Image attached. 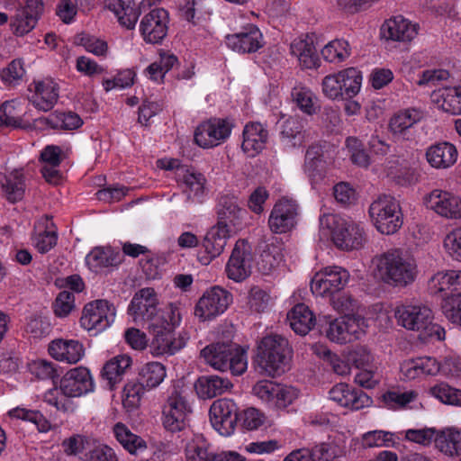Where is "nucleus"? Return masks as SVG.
Listing matches in <instances>:
<instances>
[{"mask_svg":"<svg viewBox=\"0 0 461 461\" xmlns=\"http://www.w3.org/2000/svg\"><path fill=\"white\" fill-rule=\"evenodd\" d=\"M181 316L179 309L173 303H169L161 311V317L155 318L153 322L148 324V330L153 338L150 343V350L154 356L174 355L182 349L189 339L188 333L182 331L177 338L174 337V331L179 325Z\"/></svg>","mask_w":461,"mask_h":461,"instance_id":"nucleus-1","label":"nucleus"},{"mask_svg":"<svg viewBox=\"0 0 461 461\" xmlns=\"http://www.w3.org/2000/svg\"><path fill=\"white\" fill-rule=\"evenodd\" d=\"M293 348L281 335H267L258 343L253 359L255 367L261 375L276 377L290 369Z\"/></svg>","mask_w":461,"mask_h":461,"instance_id":"nucleus-2","label":"nucleus"},{"mask_svg":"<svg viewBox=\"0 0 461 461\" xmlns=\"http://www.w3.org/2000/svg\"><path fill=\"white\" fill-rule=\"evenodd\" d=\"M94 389L90 371L84 366H77L68 371L59 381V389L55 386L44 394V401L64 412L72 409L69 398L79 397Z\"/></svg>","mask_w":461,"mask_h":461,"instance_id":"nucleus-3","label":"nucleus"},{"mask_svg":"<svg viewBox=\"0 0 461 461\" xmlns=\"http://www.w3.org/2000/svg\"><path fill=\"white\" fill-rule=\"evenodd\" d=\"M376 270L379 278L393 287H406L417 276L414 259L405 257L398 249L389 250L377 257Z\"/></svg>","mask_w":461,"mask_h":461,"instance_id":"nucleus-4","label":"nucleus"},{"mask_svg":"<svg viewBox=\"0 0 461 461\" xmlns=\"http://www.w3.org/2000/svg\"><path fill=\"white\" fill-rule=\"evenodd\" d=\"M200 356L214 369L230 370L234 375L247 370L246 350L231 341L212 343L201 350Z\"/></svg>","mask_w":461,"mask_h":461,"instance_id":"nucleus-5","label":"nucleus"},{"mask_svg":"<svg viewBox=\"0 0 461 461\" xmlns=\"http://www.w3.org/2000/svg\"><path fill=\"white\" fill-rule=\"evenodd\" d=\"M321 229L330 230L331 240L339 249L351 251L361 249L366 242L364 229L353 221L339 218L334 214L320 217Z\"/></svg>","mask_w":461,"mask_h":461,"instance_id":"nucleus-6","label":"nucleus"},{"mask_svg":"<svg viewBox=\"0 0 461 461\" xmlns=\"http://www.w3.org/2000/svg\"><path fill=\"white\" fill-rule=\"evenodd\" d=\"M369 216L382 234H393L402 225V213L399 202L392 195L382 194L369 206Z\"/></svg>","mask_w":461,"mask_h":461,"instance_id":"nucleus-7","label":"nucleus"},{"mask_svg":"<svg viewBox=\"0 0 461 461\" xmlns=\"http://www.w3.org/2000/svg\"><path fill=\"white\" fill-rule=\"evenodd\" d=\"M191 413L192 408L185 395V391L174 387L163 408L164 428L171 432L184 429Z\"/></svg>","mask_w":461,"mask_h":461,"instance_id":"nucleus-8","label":"nucleus"},{"mask_svg":"<svg viewBox=\"0 0 461 461\" xmlns=\"http://www.w3.org/2000/svg\"><path fill=\"white\" fill-rule=\"evenodd\" d=\"M299 217V204L295 200L283 197L273 206L268 217L270 230L276 234H284L293 230Z\"/></svg>","mask_w":461,"mask_h":461,"instance_id":"nucleus-9","label":"nucleus"},{"mask_svg":"<svg viewBox=\"0 0 461 461\" xmlns=\"http://www.w3.org/2000/svg\"><path fill=\"white\" fill-rule=\"evenodd\" d=\"M232 302V294L227 290L213 286L203 293L194 307V315L208 321L222 314Z\"/></svg>","mask_w":461,"mask_h":461,"instance_id":"nucleus-10","label":"nucleus"},{"mask_svg":"<svg viewBox=\"0 0 461 461\" xmlns=\"http://www.w3.org/2000/svg\"><path fill=\"white\" fill-rule=\"evenodd\" d=\"M349 273L341 267H326L324 272L316 273L311 281V290L317 296H334L346 286Z\"/></svg>","mask_w":461,"mask_h":461,"instance_id":"nucleus-11","label":"nucleus"},{"mask_svg":"<svg viewBox=\"0 0 461 461\" xmlns=\"http://www.w3.org/2000/svg\"><path fill=\"white\" fill-rule=\"evenodd\" d=\"M114 317L113 304L106 300H95L85 305L80 324L87 330L101 332L113 322Z\"/></svg>","mask_w":461,"mask_h":461,"instance_id":"nucleus-12","label":"nucleus"},{"mask_svg":"<svg viewBox=\"0 0 461 461\" xmlns=\"http://www.w3.org/2000/svg\"><path fill=\"white\" fill-rule=\"evenodd\" d=\"M232 128V121L229 118H211L196 128L194 141L203 149L213 148L228 139Z\"/></svg>","mask_w":461,"mask_h":461,"instance_id":"nucleus-13","label":"nucleus"},{"mask_svg":"<svg viewBox=\"0 0 461 461\" xmlns=\"http://www.w3.org/2000/svg\"><path fill=\"white\" fill-rule=\"evenodd\" d=\"M253 260L250 245L246 240L239 239L226 265L227 276L235 282L245 280L251 275Z\"/></svg>","mask_w":461,"mask_h":461,"instance_id":"nucleus-14","label":"nucleus"},{"mask_svg":"<svg viewBox=\"0 0 461 461\" xmlns=\"http://www.w3.org/2000/svg\"><path fill=\"white\" fill-rule=\"evenodd\" d=\"M212 426L221 436H230L234 432L239 420V408L234 401L219 399L215 401L209 411Z\"/></svg>","mask_w":461,"mask_h":461,"instance_id":"nucleus-15","label":"nucleus"},{"mask_svg":"<svg viewBox=\"0 0 461 461\" xmlns=\"http://www.w3.org/2000/svg\"><path fill=\"white\" fill-rule=\"evenodd\" d=\"M168 13L164 8H154L144 15L140 32L146 43L159 44L167 35Z\"/></svg>","mask_w":461,"mask_h":461,"instance_id":"nucleus-16","label":"nucleus"},{"mask_svg":"<svg viewBox=\"0 0 461 461\" xmlns=\"http://www.w3.org/2000/svg\"><path fill=\"white\" fill-rule=\"evenodd\" d=\"M232 231V229H229L218 223L207 230L202 241L204 254L198 255V259L201 264L204 266L209 265L223 252Z\"/></svg>","mask_w":461,"mask_h":461,"instance_id":"nucleus-17","label":"nucleus"},{"mask_svg":"<svg viewBox=\"0 0 461 461\" xmlns=\"http://www.w3.org/2000/svg\"><path fill=\"white\" fill-rule=\"evenodd\" d=\"M394 316L399 325L420 334H422L430 324V319H433L431 310L422 305L398 306L394 311Z\"/></svg>","mask_w":461,"mask_h":461,"instance_id":"nucleus-18","label":"nucleus"},{"mask_svg":"<svg viewBox=\"0 0 461 461\" xmlns=\"http://www.w3.org/2000/svg\"><path fill=\"white\" fill-rule=\"evenodd\" d=\"M44 10L42 0H26L25 5L16 10L10 26L16 36L29 33L37 24Z\"/></svg>","mask_w":461,"mask_h":461,"instance_id":"nucleus-19","label":"nucleus"},{"mask_svg":"<svg viewBox=\"0 0 461 461\" xmlns=\"http://www.w3.org/2000/svg\"><path fill=\"white\" fill-rule=\"evenodd\" d=\"M158 297L154 288L146 287L140 289L133 296L128 312L134 319L141 318L149 323L153 322L155 318L161 317V312H158Z\"/></svg>","mask_w":461,"mask_h":461,"instance_id":"nucleus-20","label":"nucleus"},{"mask_svg":"<svg viewBox=\"0 0 461 461\" xmlns=\"http://www.w3.org/2000/svg\"><path fill=\"white\" fill-rule=\"evenodd\" d=\"M329 395L330 400L352 411L369 407L373 403L372 398L362 389L354 388L343 383L334 385L330 390Z\"/></svg>","mask_w":461,"mask_h":461,"instance_id":"nucleus-21","label":"nucleus"},{"mask_svg":"<svg viewBox=\"0 0 461 461\" xmlns=\"http://www.w3.org/2000/svg\"><path fill=\"white\" fill-rule=\"evenodd\" d=\"M422 119L420 110L411 108L395 113L389 122V130L397 140L413 141L416 131L412 129L414 124Z\"/></svg>","mask_w":461,"mask_h":461,"instance_id":"nucleus-22","label":"nucleus"},{"mask_svg":"<svg viewBox=\"0 0 461 461\" xmlns=\"http://www.w3.org/2000/svg\"><path fill=\"white\" fill-rule=\"evenodd\" d=\"M427 208L441 216L452 219L461 218V199L447 191L433 190L425 197Z\"/></svg>","mask_w":461,"mask_h":461,"instance_id":"nucleus-23","label":"nucleus"},{"mask_svg":"<svg viewBox=\"0 0 461 461\" xmlns=\"http://www.w3.org/2000/svg\"><path fill=\"white\" fill-rule=\"evenodd\" d=\"M187 461H244V457L235 451L210 452L207 443L197 438L188 442L185 447Z\"/></svg>","mask_w":461,"mask_h":461,"instance_id":"nucleus-24","label":"nucleus"},{"mask_svg":"<svg viewBox=\"0 0 461 461\" xmlns=\"http://www.w3.org/2000/svg\"><path fill=\"white\" fill-rule=\"evenodd\" d=\"M226 45L239 53H252L262 46V33L255 25H249L240 32L228 34L225 37Z\"/></svg>","mask_w":461,"mask_h":461,"instance_id":"nucleus-25","label":"nucleus"},{"mask_svg":"<svg viewBox=\"0 0 461 461\" xmlns=\"http://www.w3.org/2000/svg\"><path fill=\"white\" fill-rule=\"evenodd\" d=\"M245 212V210L239 205L238 198L235 195H221L216 205V223L229 229L240 228Z\"/></svg>","mask_w":461,"mask_h":461,"instance_id":"nucleus-26","label":"nucleus"},{"mask_svg":"<svg viewBox=\"0 0 461 461\" xmlns=\"http://www.w3.org/2000/svg\"><path fill=\"white\" fill-rule=\"evenodd\" d=\"M428 285L432 294L444 293V299L448 296L461 295V271L438 272L429 278Z\"/></svg>","mask_w":461,"mask_h":461,"instance_id":"nucleus-27","label":"nucleus"},{"mask_svg":"<svg viewBox=\"0 0 461 461\" xmlns=\"http://www.w3.org/2000/svg\"><path fill=\"white\" fill-rule=\"evenodd\" d=\"M49 354L59 361L76 364L85 355L83 344L76 339H56L49 344Z\"/></svg>","mask_w":461,"mask_h":461,"instance_id":"nucleus-28","label":"nucleus"},{"mask_svg":"<svg viewBox=\"0 0 461 461\" xmlns=\"http://www.w3.org/2000/svg\"><path fill=\"white\" fill-rule=\"evenodd\" d=\"M232 387L233 384L228 377L217 375H202L194 384L198 396L203 399L221 395Z\"/></svg>","mask_w":461,"mask_h":461,"instance_id":"nucleus-29","label":"nucleus"},{"mask_svg":"<svg viewBox=\"0 0 461 461\" xmlns=\"http://www.w3.org/2000/svg\"><path fill=\"white\" fill-rule=\"evenodd\" d=\"M417 34L416 28L402 16L384 22L380 29L382 39L394 41H409Z\"/></svg>","mask_w":461,"mask_h":461,"instance_id":"nucleus-30","label":"nucleus"},{"mask_svg":"<svg viewBox=\"0 0 461 461\" xmlns=\"http://www.w3.org/2000/svg\"><path fill=\"white\" fill-rule=\"evenodd\" d=\"M268 132L259 122H249L243 130L241 148L249 157L259 153L267 143Z\"/></svg>","mask_w":461,"mask_h":461,"instance_id":"nucleus-31","label":"nucleus"},{"mask_svg":"<svg viewBox=\"0 0 461 461\" xmlns=\"http://www.w3.org/2000/svg\"><path fill=\"white\" fill-rule=\"evenodd\" d=\"M123 261V255L117 249L108 247H95L86 257V263L93 271L104 267H117Z\"/></svg>","mask_w":461,"mask_h":461,"instance_id":"nucleus-32","label":"nucleus"},{"mask_svg":"<svg viewBox=\"0 0 461 461\" xmlns=\"http://www.w3.org/2000/svg\"><path fill=\"white\" fill-rule=\"evenodd\" d=\"M34 95H32L31 101L33 105L44 112L53 108L59 98V86L51 80L33 82ZM32 84L29 86L32 90Z\"/></svg>","mask_w":461,"mask_h":461,"instance_id":"nucleus-33","label":"nucleus"},{"mask_svg":"<svg viewBox=\"0 0 461 461\" xmlns=\"http://www.w3.org/2000/svg\"><path fill=\"white\" fill-rule=\"evenodd\" d=\"M435 447L447 456H461V429L448 427L438 429Z\"/></svg>","mask_w":461,"mask_h":461,"instance_id":"nucleus-34","label":"nucleus"},{"mask_svg":"<svg viewBox=\"0 0 461 461\" xmlns=\"http://www.w3.org/2000/svg\"><path fill=\"white\" fill-rule=\"evenodd\" d=\"M290 327L298 335L305 336L314 330L318 324H322L321 320L316 321L312 312L303 303L296 304L288 313Z\"/></svg>","mask_w":461,"mask_h":461,"instance_id":"nucleus-35","label":"nucleus"},{"mask_svg":"<svg viewBox=\"0 0 461 461\" xmlns=\"http://www.w3.org/2000/svg\"><path fill=\"white\" fill-rule=\"evenodd\" d=\"M426 158L433 167L447 168L456 161L457 150L449 142H438L427 149Z\"/></svg>","mask_w":461,"mask_h":461,"instance_id":"nucleus-36","label":"nucleus"},{"mask_svg":"<svg viewBox=\"0 0 461 461\" xmlns=\"http://www.w3.org/2000/svg\"><path fill=\"white\" fill-rule=\"evenodd\" d=\"M105 7L112 11L121 25L131 30L140 15L133 0H105Z\"/></svg>","mask_w":461,"mask_h":461,"instance_id":"nucleus-37","label":"nucleus"},{"mask_svg":"<svg viewBox=\"0 0 461 461\" xmlns=\"http://www.w3.org/2000/svg\"><path fill=\"white\" fill-rule=\"evenodd\" d=\"M431 98L444 112L453 115L461 114V86L435 90Z\"/></svg>","mask_w":461,"mask_h":461,"instance_id":"nucleus-38","label":"nucleus"},{"mask_svg":"<svg viewBox=\"0 0 461 461\" xmlns=\"http://www.w3.org/2000/svg\"><path fill=\"white\" fill-rule=\"evenodd\" d=\"M280 136L283 142L291 147H300L305 139V123L297 116H290L280 122Z\"/></svg>","mask_w":461,"mask_h":461,"instance_id":"nucleus-39","label":"nucleus"},{"mask_svg":"<svg viewBox=\"0 0 461 461\" xmlns=\"http://www.w3.org/2000/svg\"><path fill=\"white\" fill-rule=\"evenodd\" d=\"M132 359L127 355H118L105 363L101 375L103 378L108 381L113 387L115 384L121 382L122 376L131 366Z\"/></svg>","mask_w":461,"mask_h":461,"instance_id":"nucleus-40","label":"nucleus"},{"mask_svg":"<svg viewBox=\"0 0 461 461\" xmlns=\"http://www.w3.org/2000/svg\"><path fill=\"white\" fill-rule=\"evenodd\" d=\"M291 53L296 56L305 68H316L320 59L312 41L307 40L294 41L290 45Z\"/></svg>","mask_w":461,"mask_h":461,"instance_id":"nucleus-41","label":"nucleus"},{"mask_svg":"<svg viewBox=\"0 0 461 461\" xmlns=\"http://www.w3.org/2000/svg\"><path fill=\"white\" fill-rule=\"evenodd\" d=\"M345 100L352 99L360 90L362 75L355 68H348L338 73Z\"/></svg>","mask_w":461,"mask_h":461,"instance_id":"nucleus-42","label":"nucleus"},{"mask_svg":"<svg viewBox=\"0 0 461 461\" xmlns=\"http://www.w3.org/2000/svg\"><path fill=\"white\" fill-rule=\"evenodd\" d=\"M137 377L148 390H151L162 383L166 377V368L158 362H149L140 369Z\"/></svg>","mask_w":461,"mask_h":461,"instance_id":"nucleus-43","label":"nucleus"},{"mask_svg":"<svg viewBox=\"0 0 461 461\" xmlns=\"http://www.w3.org/2000/svg\"><path fill=\"white\" fill-rule=\"evenodd\" d=\"M113 432L116 439L131 454H135L137 450L145 449L146 442L139 436L133 434L126 425L118 422L113 427Z\"/></svg>","mask_w":461,"mask_h":461,"instance_id":"nucleus-44","label":"nucleus"},{"mask_svg":"<svg viewBox=\"0 0 461 461\" xmlns=\"http://www.w3.org/2000/svg\"><path fill=\"white\" fill-rule=\"evenodd\" d=\"M416 398L417 393L414 391L388 390L379 399L383 407L396 411L406 408Z\"/></svg>","mask_w":461,"mask_h":461,"instance_id":"nucleus-45","label":"nucleus"},{"mask_svg":"<svg viewBox=\"0 0 461 461\" xmlns=\"http://www.w3.org/2000/svg\"><path fill=\"white\" fill-rule=\"evenodd\" d=\"M2 190L6 199L12 203L23 200L25 193L23 175L18 171L12 173L2 184Z\"/></svg>","mask_w":461,"mask_h":461,"instance_id":"nucleus-46","label":"nucleus"},{"mask_svg":"<svg viewBox=\"0 0 461 461\" xmlns=\"http://www.w3.org/2000/svg\"><path fill=\"white\" fill-rule=\"evenodd\" d=\"M97 441L88 437L74 434L71 437L65 438L61 447L67 456H77L78 454H88V451L95 445Z\"/></svg>","mask_w":461,"mask_h":461,"instance_id":"nucleus-47","label":"nucleus"},{"mask_svg":"<svg viewBox=\"0 0 461 461\" xmlns=\"http://www.w3.org/2000/svg\"><path fill=\"white\" fill-rule=\"evenodd\" d=\"M430 395L444 404L461 406V390L450 386L447 383L440 382L429 387Z\"/></svg>","mask_w":461,"mask_h":461,"instance_id":"nucleus-48","label":"nucleus"},{"mask_svg":"<svg viewBox=\"0 0 461 461\" xmlns=\"http://www.w3.org/2000/svg\"><path fill=\"white\" fill-rule=\"evenodd\" d=\"M293 101L304 113L312 115L317 113L319 107L315 104L316 96L311 89L305 86H295L291 93Z\"/></svg>","mask_w":461,"mask_h":461,"instance_id":"nucleus-49","label":"nucleus"},{"mask_svg":"<svg viewBox=\"0 0 461 461\" xmlns=\"http://www.w3.org/2000/svg\"><path fill=\"white\" fill-rule=\"evenodd\" d=\"M282 261L280 249L273 244L265 247L257 262L258 269L263 275H269L270 272L278 267Z\"/></svg>","mask_w":461,"mask_h":461,"instance_id":"nucleus-50","label":"nucleus"},{"mask_svg":"<svg viewBox=\"0 0 461 461\" xmlns=\"http://www.w3.org/2000/svg\"><path fill=\"white\" fill-rule=\"evenodd\" d=\"M345 329L347 328L342 317L335 320H326L324 323L318 324V330L321 334H325L330 341L339 344L348 343Z\"/></svg>","mask_w":461,"mask_h":461,"instance_id":"nucleus-51","label":"nucleus"},{"mask_svg":"<svg viewBox=\"0 0 461 461\" xmlns=\"http://www.w3.org/2000/svg\"><path fill=\"white\" fill-rule=\"evenodd\" d=\"M149 391L141 381L136 380L128 382L123 388V405L129 410H133L139 407L141 398L145 392Z\"/></svg>","mask_w":461,"mask_h":461,"instance_id":"nucleus-52","label":"nucleus"},{"mask_svg":"<svg viewBox=\"0 0 461 461\" xmlns=\"http://www.w3.org/2000/svg\"><path fill=\"white\" fill-rule=\"evenodd\" d=\"M323 59L329 62H340L350 55L349 44L345 40H335L321 50Z\"/></svg>","mask_w":461,"mask_h":461,"instance_id":"nucleus-53","label":"nucleus"},{"mask_svg":"<svg viewBox=\"0 0 461 461\" xmlns=\"http://www.w3.org/2000/svg\"><path fill=\"white\" fill-rule=\"evenodd\" d=\"M350 160L354 165L367 167L370 165V157L364 149L362 141L357 137H348L345 140Z\"/></svg>","mask_w":461,"mask_h":461,"instance_id":"nucleus-54","label":"nucleus"},{"mask_svg":"<svg viewBox=\"0 0 461 461\" xmlns=\"http://www.w3.org/2000/svg\"><path fill=\"white\" fill-rule=\"evenodd\" d=\"M47 123L53 129L72 131L78 129L83 124V120L74 112H67L52 115L47 119Z\"/></svg>","mask_w":461,"mask_h":461,"instance_id":"nucleus-55","label":"nucleus"},{"mask_svg":"<svg viewBox=\"0 0 461 461\" xmlns=\"http://www.w3.org/2000/svg\"><path fill=\"white\" fill-rule=\"evenodd\" d=\"M0 125L13 129H26L30 124L24 122L18 115L13 102L6 101L0 107Z\"/></svg>","mask_w":461,"mask_h":461,"instance_id":"nucleus-56","label":"nucleus"},{"mask_svg":"<svg viewBox=\"0 0 461 461\" xmlns=\"http://www.w3.org/2000/svg\"><path fill=\"white\" fill-rule=\"evenodd\" d=\"M346 360L357 369L367 370L373 361V356L366 346L357 345L348 351Z\"/></svg>","mask_w":461,"mask_h":461,"instance_id":"nucleus-57","label":"nucleus"},{"mask_svg":"<svg viewBox=\"0 0 461 461\" xmlns=\"http://www.w3.org/2000/svg\"><path fill=\"white\" fill-rule=\"evenodd\" d=\"M279 384L272 381H259L252 388L253 393L264 402L269 408L273 409L276 396L278 395Z\"/></svg>","mask_w":461,"mask_h":461,"instance_id":"nucleus-58","label":"nucleus"},{"mask_svg":"<svg viewBox=\"0 0 461 461\" xmlns=\"http://www.w3.org/2000/svg\"><path fill=\"white\" fill-rule=\"evenodd\" d=\"M24 63L22 59L12 60L6 68L0 71L2 81L7 86H15L19 84L25 74Z\"/></svg>","mask_w":461,"mask_h":461,"instance_id":"nucleus-59","label":"nucleus"},{"mask_svg":"<svg viewBox=\"0 0 461 461\" xmlns=\"http://www.w3.org/2000/svg\"><path fill=\"white\" fill-rule=\"evenodd\" d=\"M167 263L164 254H149L140 261V265L148 279L158 277L161 267Z\"/></svg>","mask_w":461,"mask_h":461,"instance_id":"nucleus-60","label":"nucleus"},{"mask_svg":"<svg viewBox=\"0 0 461 461\" xmlns=\"http://www.w3.org/2000/svg\"><path fill=\"white\" fill-rule=\"evenodd\" d=\"M10 415L14 418L27 420L35 424L39 431L41 432L48 431L50 428L48 420L39 411L15 408L10 411Z\"/></svg>","mask_w":461,"mask_h":461,"instance_id":"nucleus-61","label":"nucleus"},{"mask_svg":"<svg viewBox=\"0 0 461 461\" xmlns=\"http://www.w3.org/2000/svg\"><path fill=\"white\" fill-rule=\"evenodd\" d=\"M75 42L96 56H104L108 50L107 43L104 41L86 33L77 35Z\"/></svg>","mask_w":461,"mask_h":461,"instance_id":"nucleus-62","label":"nucleus"},{"mask_svg":"<svg viewBox=\"0 0 461 461\" xmlns=\"http://www.w3.org/2000/svg\"><path fill=\"white\" fill-rule=\"evenodd\" d=\"M29 368L31 374L38 379H51L54 384H57L56 379L59 378V375L52 362L39 359L31 363Z\"/></svg>","mask_w":461,"mask_h":461,"instance_id":"nucleus-63","label":"nucleus"},{"mask_svg":"<svg viewBox=\"0 0 461 461\" xmlns=\"http://www.w3.org/2000/svg\"><path fill=\"white\" fill-rule=\"evenodd\" d=\"M441 308L444 315L450 322L461 327V294L445 298Z\"/></svg>","mask_w":461,"mask_h":461,"instance_id":"nucleus-64","label":"nucleus"}]
</instances>
